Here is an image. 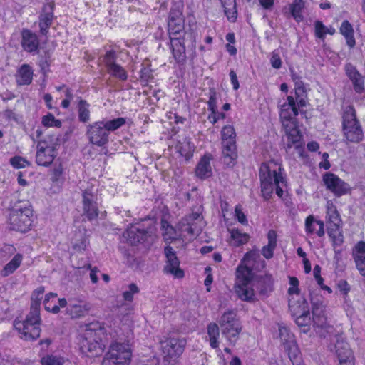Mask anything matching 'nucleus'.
I'll return each instance as SVG.
<instances>
[{"mask_svg": "<svg viewBox=\"0 0 365 365\" xmlns=\"http://www.w3.org/2000/svg\"><path fill=\"white\" fill-rule=\"evenodd\" d=\"M235 292L242 301L255 302L257 294L262 298L267 297L274 290V279L270 274L253 276L247 266H239L236 271Z\"/></svg>", "mask_w": 365, "mask_h": 365, "instance_id": "obj_1", "label": "nucleus"}, {"mask_svg": "<svg viewBox=\"0 0 365 365\" xmlns=\"http://www.w3.org/2000/svg\"><path fill=\"white\" fill-rule=\"evenodd\" d=\"M169 49L174 59V65L180 69L184 68L187 63L185 19L180 9H171L168 20Z\"/></svg>", "mask_w": 365, "mask_h": 365, "instance_id": "obj_2", "label": "nucleus"}, {"mask_svg": "<svg viewBox=\"0 0 365 365\" xmlns=\"http://www.w3.org/2000/svg\"><path fill=\"white\" fill-rule=\"evenodd\" d=\"M9 212L7 223L11 230L26 233L31 230L35 217L30 205H15Z\"/></svg>", "mask_w": 365, "mask_h": 365, "instance_id": "obj_3", "label": "nucleus"}, {"mask_svg": "<svg viewBox=\"0 0 365 365\" xmlns=\"http://www.w3.org/2000/svg\"><path fill=\"white\" fill-rule=\"evenodd\" d=\"M159 344L163 362L170 364L178 362L185 351L187 341L185 339L168 334L160 339Z\"/></svg>", "mask_w": 365, "mask_h": 365, "instance_id": "obj_4", "label": "nucleus"}, {"mask_svg": "<svg viewBox=\"0 0 365 365\" xmlns=\"http://www.w3.org/2000/svg\"><path fill=\"white\" fill-rule=\"evenodd\" d=\"M40 313L36 309L29 312L23 321L15 319L14 326L24 340H36L40 336L41 331Z\"/></svg>", "mask_w": 365, "mask_h": 365, "instance_id": "obj_5", "label": "nucleus"}, {"mask_svg": "<svg viewBox=\"0 0 365 365\" xmlns=\"http://www.w3.org/2000/svg\"><path fill=\"white\" fill-rule=\"evenodd\" d=\"M342 131L346 141L358 143L363 140L364 133L361 125L356 118L353 106L346 107L343 114Z\"/></svg>", "mask_w": 365, "mask_h": 365, "instance_id": "obj_6", "label": "nucleus"}, {"mask_svg": "<svg viewBox=\"0 0 365 365\" xmlns=\"http://www.w3.org/2000/svg\"><path fill=\"white\" fill-rule=\"evenodd\" d=\"M131 357L132 350L128 343L114 341L104 356L102 365H130Z\"/></svg>", "mask_w": 365, "mask_h": 365, "instance_id": "obj_7", "label": "nucleus"}, {"mask_svg": "<svg viewBox=\"0 0 365 365\" xmlns=\"http://www.w3.org/2000/svg\"><path fill=\"white\" fill-rule=\"evenodd\" d=\"M259 179L262 196L265 200H268L272 197L274 184L283 182L284 178L281 173L272 171L266 163H263L259 169Z\"/></svg>", "mask_w": 365, "mask_h": 365, "instance_id": "obj_8", "label": "nucleus"}, {"mask_svg": "<svg viewBox=\"0 0 365 365\" xmlns=\"http://www.w3.org/2000/svg\"><path fill=\"white\" fill-rule=\"evenodd\" d=\"M57 144L51 138L41 140L37 143L36 163L43 167L50 166L56 158Z\"/></svg>", "mask_w": 365, "mask_h": 365, "instance_id": "obj_9", "label": "nucleus"}, {"mask_svg": "<svg viewBox=\"0 0 365 365\" xmlns=\"http://www.w3.org/2000/svg\"><path fill=\"white\" fill-rule=\"evenodd\" d=\"M81 349L83 352L89 354L90 356H101L104 351V345L101 339L98 336L97 331L91 329H86L81 341Z\"/></svg>", "mask_w": 365, "mask_h": 365, "instance_id": "obj_10", "label": "nucleus"}, {"mask_svg": "<svg viewBox=\"0 0 365 365\" xmlns=\"http://www.w3.org/2000/svg\"><path fill=\"white\" fill-rule=\"evenodd\" d=\"M86 134L89 143L98 147H103L109 141L110 134L104 125L103 120H98L89 124Z\"/></svg>", "mask_w": 365, "mask_h": 365, "instance_id": "obj_11", "label": "nucleus"}, {"mask_svg": "<svg viewBox=\"0 0 365 365\" xmlns=\"http://www.w3.org/2000/svg\"><path fill=\"white\" fill-rule=\"evenodd\" d=\"M66 313L71 319L84 317L91 309V304L82 295L70 297L67 300Z\"/></svg>", "mask_w": 365, "mask_h": 365, "instance_id": "obj_12", "label": "nucleus"}, {"mask_svg": "<svg viewBox=\"0 0 365 365\" xmlns=\"http://www.w3.org/2000/svg\"><path fill=\"white\" fill-rule=\"evenodd\" d=\"M164 254L166 257L164 273L172 274L177 279H182L185 277V272L180 267V262L176 252L170 245H167L164 248Z\"/></svg>", "mask_w": 365, "mask_h": 365, "instance_id": "obj_13", "label": "nucleus"}, {"mask_svg": "<svg viewBox=\"0 0 365 365\" xmlns=\"http://www.w3.org/2000/svg\"><path fill=\"white\" fill-rule=\"evenodd\" d=\"M323 182L327 190L336 197L347 194L351 188L349 185L337 175L331 173H326L322 177Z\"/></svg>", "mask_w": 365, "mask_h": 365, "instance_id": "obj_14", "label": "nucleus"}, {"mask_svg": "<svg viewBox=\"0 0 365 365\" xmlns=\"http://www.w3.org/2000/svg\"><path fill=\"white\" fill-rule=\"evenodd\" d=\"M54 4L49 3L44 4L38 16V27L41 35L47 36L50 28L54 20Z\"/></svg>", "mask_w": 365, "mask_h": 365, "instance_id": "obj_15", "label": "nucleus"}, {"mask_svg": "<svg viewBox=\"0 0 365 365\" xmlns=\"http://www.w3.org/2000/svg\"><path fill=\"white\" fill-rule=\"evenodd\" d=\"M82 205L83 215L90 222L96 220L99 215L98 204L93 199V195L88 190H84L82 194Z\"/></svg>", "mask_w": 365, "mask_h": 365, "instance_id": "obj_16", "label": "nucleus"}, {"mask_svg": "<svg viewBox=\"0 0 365 365\" xmlns=\"http://www.w3.org/2000/svg\"><path fill=\"white\" fill-rule=\"evenodd\" d=\"M287 102L281 106L279 113L280 120L282 125L297 122L296 116L298 115V108L296 105L294 98L287 96Z\"/></svg>", "mask_w": 365, "mask_h": 365, "instance_id": "obj_17", "label": "nucleus"}, {"mask_svg": "<svg viewBox=\"0 0 365 365\" xmlns=\"http://www.w3.org/2000/svg\"><path fill=\"white\" fill-rule=\"evenodd\" d=\"M123 236L126 238L128 243L131 245H137L148 242L151 235L148 229H140L131 225L125 230Z\"/></svg>", "mask_w": 365, "mask_h": 365, "instance_id": "obj_18", "label": "nucleus"}, {"mask_svg": "<svg viewBox=\"0 0 365 365\" xmlns=\"http://www.w3.org/2000/svg\"><path fill=\"white\" fill-rule=\"evenodd\" d=\"M21 45L27 53H34L38 51L40 41L37 34L29 29L21 31Z\"/></svg>", "mask_w": 365, "mask_h": 365, "instance_id": "obj_19", "label": "nucleus"}, {"mask_svg": "<svg viewBox=\"0 0 365 365\" xmlns=\"http://www.w3.org/2000/svg\"><path fill=\"white\" fill-rule=\"evenodd\" d=\"M282 127L287 138V150L292 146L299 148L302 145V135L298 128L297 122L287 123L282 125Z\"/></svg>", "mask_w": 365, "mask_h": 365, "instance_id": "obj_20", "label": "nucleus"}, {"mask_svg": "<svg viewBox=\"0 0 365 365\" xmlns=\"http://www.w3.org/2000/svg\"><path fill=\"white\" fill-rule=\"evenodd\" d=\"M213 159L212 155L205 153L200 159L195 168V175L201 180L210 178L212 175V170L210 165Z\"/></svg>", "mask_w": 365, "mask_h": 365, "instance_id": "obj_21", "label": "nucleus"}, {"mask_svg": "<svg viewBox=\"0 0 365 365\" xmlns=\"http://www.w3.org/2000/svg\"><path fill=\"white\" fill-rule=\"evenodd\" d=\"M216 95L215 88H210V97L207 101L208 110L210 111L207 119L212 124H215L220 120H224L226 117L224 113L217 111Z\"/></svg>", "mask_w": 365, "mask_h": 365, "instance_id": "obj_22", "label": "nucleus"}, {"mask_svg": "<svg viewBox=\"0 0 365 365\" xmlns=\"http://www.w3.org/2000/svg\"><path fill=\"white\" fill-rule=\"evenodd\" d=\"M346 76L351 80L354 89L357 93H362L364 90V78L356 68L351 63H346L344 67Z\"/></svg>", "mask_w": 365, "mask_h": 365, "instance_id": "obj_23", "label": "nucleus"}, {"mask_svg": "<svg viewBox=\"0 0 365 365\" xmlns=\"http://www.w3.org/2000/svg\"><path fill=\"white\" fill-rule=\"evenodd\" d=\"M58 294L55 292L47 293L43 300V306L46 311L53 314H58L60 312V308H64L67 306L68 302L65 298L58 299V304H56L54 301Z\"/></svg>", "mask_w": 365, "mask_h": 365, "instance_id": "obj_24", "label": "nucleus"}, {"mask_svg": "<svg viewBox=\"0 0 365 365\" xmlns=\"http://www.w3.org/2000/svg\"><path fill=\"white\" fill-rule=\"evenodd\" d=\"M174 148L176 153H179L186 160H189L193 157L195 145L190 140L185 138L183 141H176Z\"/></svg>", "mask_w": 365, "mask_h": 365, "instance_id": "obj_25", "label": "nucleus"}, {"mask_svg": "<svg viewBox=\"0 0 365 365\" xmlns=\"http://www.w3.org/2000/svg\"><path fill=\"white\" fill-rule=\"evenodd\" d=\"M33 70L29 64H23L16 74V82L19 86L30 85L33 80Z\"/></svg>", "mask_w": 365, "mask_h": 365, "instance_id": "obj_26", "label": "nucleus"}, {"mask_svg": "<svg viewBox=\"0 0 365 365\" xmlns=\"http://www.w3.org/2000/svg\"><path fill=\"white\" fill-rule=\"evenodd\" d=\"M327 234L332 240L334 250L344 242L342 224H330L327 226Z\"/></svg>", "mask_w": 365, "mask_h": 365, "instance_id": "obj_27", "label": "nucleus"}, {"mask_svg": "<svg viewBox=\"0 0 365 365\" xmlns=\"http://www.w3.org/2000/svg\"><path fill=\"white\" fill-rule=\"evenodd\" d=\"M23 259V255L21 253H16L13 258L1 270V276L6 277L14 273L22 264Z\"/></svg>", "mask_w": 365, "mask_h": 365, "instance_id": "obj_28", "label": "nucleus"}, {"mask_svg": "<svg viewBox=\"0 0 365 365\" xmlns=\"http://www.w3.org/2000/svg\"><path fill=\"white\" fill-rule=\"evenodd\" d=\"M77 111L79 122L86 123L90 120V104L81 97H78Z\"/></svg>", "mask_w": 365, "mask_h": 365, "instance_id": "obj_29", "label": "nucleus"}, {"mask_svg": "<svg viewBox=\"0 0 365 365\" xmlns=\"http://www.w3.org/2000/svg\"><path fill=\"white\" fill-rule=\"evenodd\" d=\"M289 308L294 315L305 314L309 312L308 302L302 297H299L297 301L289 299Z\"/></svg>", "mask_w": 365, "mask_h": 365, "instance_id": "obj_30", "label": "nucleus"}, {"mask_svg": "<svg viewBox=\"0 0 365 365\" xmlns=\"http://www.w3.org/2000/svg\"><path fill=\"white\" fill-rule=\"evenodd\" d=\"M340 33L346 38V44L350 48H354L356 45V41L354 36V29L349 21L344 20L340 26Z\"/></svg>", "mask_w": 365, "mask_h": 365, "instance_id": "obj_31", "label": "nucleus"}, {"mask_svg": "<svg viewBox=\"0 0 365 365\" xmlns=\"http://www.w3.org/2000/svg\"><path fill=\"white\" fill-rule=\"evenodd\" d=\"M313 322L319 327H323L326 323V318L323 313V306L321 302H312Z\"/></svg>", "mask_w": 365, "mask_h": 365, "instance_id": "obj_32", "label": "nucleus"}, {"mask_svg": "<svg viewBox=\"0 0 365 365\" xmlns=\"http://www.w3.org/2000/svg\"><path fill=\"white\" fill-rule=\"evenodd\" d=\"M249 239L250 236L248 234L241 232L237 229L230 230V244H232L235 247L246 244Z\"/></svg>", "mask_w": 365, "mask_h": 365, "instance_id": "obj_33", "label": "nucleus"}, {"mask_svg": "<svg viewBox=\"0 0 365 365\" xmlns=\"http://www.w3.org/2000/svg\"><path fill=\"white\" fill-rule=\"evenodd\" d=\"M108 73L113 78L121 81H126L128 78V73L126 69L119 63L113 65L106 69Z\"/></svg>", "mask_w": 365, "mask_h": 365, "instance_id": "obj_34", "label": "nucleus"}, {"mask_svg": "<svg viewBox=\"0 0 365 365\" xmlns=\"http://www.w3.org/2000/svg\"><path fill=\"white\" fill-rule=\"evenodd\" d=\"M207 334L209 336L210 345L213 349L219 346L220 330L216 323H210L207 328Z\"/></svg>", "mask_w": 365, "mask_h": 365, "instance_id": "obj_35", "label": "nucleus"}, {"mask_svg": "<svg viewBox=\"0 0 365 365\" xmlns=\"http://www.w3.org/2000/svg\"><path fill=\"white\" fill-rule=\"evenodd\" d=\"M117 60L118 53L116 51L111 47L109 49H106L105 53L99 58V61L102 62L106 69L118 63Z\"/></svg>", "mask_w": 365, "mask_h": 365, "instance_id": "obj_36", "label": "nucleus"}, {"mask_svg": "<svg viewBox=\"0 0 365 365\" xmlns=\"http://www.w3.org/2000/svg\"><path fill=\"white\" fill-rule=\"evenodd\" d=\"M44 292L45 288L43 286H40L33 291L31 297V304L30 312H33V309H36V311L40 313V306Z\"/></svg>", "mask_w": 365, "mask_h": 365, "instance_id": "obj_37", "label": "nucleus"}, {"mask_svg": "<svg viewBox=\"0 0 365 365\" xmlns=\"http://www.w3.org/2000/svg\"><path fill=\"white\" fill-rule=\"evenodd\" d=\"M161 230L163 231L162 235L165 242L170 243L175 240V230L167 220H161Z\"/></svg>", "mask_w": 365, "mask_h": 365, "instance_id": "obj_38", "label": "nucleus"}, {"mask_svg": "<svg viewBox=\"0 0 365 365\" xmlns=\"http://www.w3.org/2000/svg\"><path fill=\"white\" fill-rule=\"evenodd\" d=\"M242 331V325L238 319H230V344H235Z\"/></svg>", "mask_w": 365, "mask_h": 365, "instance_id": "obj_39", "label": "nucleus"}, {"mask_svg": "<svg viewBox=\"0 0 365 365\" xmlns=\"http://www.w3.org/2000/svg\"><path fill=\"white\" fill-rule=\"evenodd\" d=\"M304 8V2L302 0H294L292 4H290V12L294 19L299 22L303 20L302 14Z\"/></svg>", "mask_w": 365, "mask_h": 365, "instance_id": "obj_40", "label": "nucleus"}, {"mask_svg": "<svg viewBox=\"0 0 365 365\" xmlns=\"http://www.w3.org/2000/svg\"><path fill=\"white\" fill-rule=\"evenodd\" d=\"M42 365H73L72 362L63 357L48 355L41 359Z\"/></svg>", "mask_w": 365, "mask_h": 365, "instance_id": "obj_41", "label": "nucleus"}, {"mask_svg": "<svg viewBox=\"0 0 365 365\" xmlns=\"http://www.w3.org/2000/svg\"><path fill=\"white\" fill-rule=\"evenodd\" d=\"M279 336L284 346V348L285 346H290L291 344L295 343L294 339V335L289 331V330L286 327H279Z\"/></svg>", "mask_w": 365, "mask_h": 365, "instance_id": "obj_42", "label": "nucleus"}, {"mask_svg": "<svg viewBox=\"0 0 365 365\" xmlns=\"http://www.w3.org/2000/svg\"><path fill=\"white\" fill-rule=\"evenodd\" d=\"M284 350L287 352L289 358L293 365H302V359L299 355V351L296 343L290 346H285Z\"/></svg>", "mask_w": 365, "mask_h": 365, "instance_id": "obj_43", "label": "nucleus"}, {"mask_svg": "<svg viewBox=\"0 0 365 365\" xmlns=\"http://www.w3.org/2000/svg\"><path fill=\"white\" fill-rule=\"evenodd\" d=\"M341 344L337 346V356L340 363V365H354V362L349 360L351 355V351L347 344H342L344 349V353H341L339 351Z\"/></svg>", "mask_w": 365, "mask_h": 365, "instance_id": "obj_44", "label": "nucleus"}, {"mask_svg": "<svg viewBox=\"0 0 365 365\" xmlns=\"http://www.w3.org/2000/svg\"><path fill=\"white\" fill-rule=\"evenodd\" d=\"M230 164H235L234 161L237 158V145L235 144V138L236 137V133L232 127L230 126Z\"/></svg>", "mask_w": 365, "mask_h": 365, "instance_id": "obj_45", "label": "nucleus"}, {"mask_svg": "<svg viewBox=\"0 0 365 365\" xmlns=\"http://www.w3.org/2000/svg\"><path fill=\"white\" fill-rule=\"evenodd\" d=\"M126 123V118L123 117H119L117 118H114L112 120L104 121V125L106 126L108 132L115 131L122 126H123Z\"/></svg>", "mask_w": 365, "mask_h": 365, "instance_id": "obj_46", "label": "nucleus"}, {"mask_svg": "<svg viewBox=\"0 0 365 365\" xmlns=\"http://www.w3.org/2000/svg\"><path fill=\"white\" fill-rule=\"evenodd\" d=\"M41 123L46 128L53 127L60 128L62 126V122L59 119H56L51 113L42 117Z\"/></svg>", "mask_w": 365, "mask_h": 365, "instance_id": "obj_47", "label": "nucleus"}, {"mask_svg": "<svg viewBox=\"0 0 365 365\" xmlns=\"http://www.w3.org/2000/svg\"><path fill=\"white\" fill-rule=\"evenodd\" d=\"M139 78L143 86H147L153 79V70L148 67H143L139 72Z\"/></svg>", "mask_w": 365, "mask_h": 365, "instance_id": "obj_48", "label": "nucleus"}, {"mask_svg": "<svg viewBox=\"0 0 365 365\" xmlns=\"http://www.w3.org/2000/svg\"><path fill=\"white\" fill-rule=\"evenodd\" d=\"M295 319L296 324L301 327H304L303 331L307 332L309 330V324L311 322L310 313L297 314Z\"/></svg>", "mask_w": 365, "mask_h": 365, "instance_id": "obj_49", "label": "nucleus"}, {"mask_svg": "<svg viewBox=\"0 0 365 365\" xmlns=\"http://www.w3.org/2000/svg\"><path fill=\"white\" fill-rule=\"evenodd\" d=\"M328 223L330 224H342L341 219L339 212L334 206L327 207Z\"/></svg>", "mask_w": 365, "mask_h": 365, "instance_id": "obj_50", "label": "nucleus"}, {"mask_svg": "<svg viewBox=\"0 0 365 365\" xmlns=\"http://www.w3.org/2000/svg\"><path fill=\"white\" fill-rule=\"evenodd\" d=\"M128 290H125L122 293L123 300L128 302L133 301V296L135 294L140 292V289L135 283H131L128 285Z\"/></svg>", "mask_w": 365, "mask_h": 365, "instance_id": "obj_51", "label": "nucleus"}, {"mask_svg": "<svg viewBox=\"0 0 365 365\" xmlns=\"http://www.w3.org/2000/svg\"><path fill=\"white\" fill-rule=\"evenodd\" d=\"M9 162L11 166L16 169L24 168L31 165V163L29 160L19 155L12 157Z\"/></svg>", "mask_w": 365, "mask_h": 365, "instance_id": "obj_52", "label": "nucleus"}, {"mask_svg": "<svg viewBox=\"0 0 365 365\" xmlns=\"http://www.w3.org/2000/svg\"><path fill=\"white\" fill-rule=\"evenodd\" d=\"M88 240L85 233L81 234L79 238H77L73 242V249L77 252H82L86 250Z\"/></svg>", "mask_w": 365, "mask_h": 365, "instance_id": "obj_53", "label": "nucleus"}, {"mask_svg": "<svg viewBox=\"0 0 365 365\" xmlns=\"http://www.w3.org/2000/svg\"><path fill=\"white\" fill-rule=\"evenodd\" d=\"M63 168L61 164L55 167L51 173V180L53 182H62L63 180Z\"/></svg>", "mask_w": 365, "mask_h": 365, "instance_id": "obj_54", "label": "nucleus"}, {"mask_svg": "<svg viewBox=\"0 0 365 365\" xmlns=\"http://www.w3.org/2000/svg\"><path fill=\"white\" fill-rule=\"evenodd\" d=\"M227 125H224L221 130L222 152L225 157L228 156V135L226 133Z\"/></svg>", "mask_w": 365, "mask_h": 365, "instance_id": "obj_55", "label": "nucleus"}, {"mask_svg": "<svg viewBox=\"0 0 365 365\" xmlns=\"http://www.w3.org/2000/svg\"><path fill=\"white\" fill-rule=\"evenodd\" d=\"M234 216L240 224L243 225H247L248 224L247 217L242 211V208L240 205L235 207Z\"/></svg>", "mask_w": 365, "mask_h": 365, "instance_id": "obj_56", "label": "nucleus"}, {"mask_svg": "<svg viewBox=\"0 0 365 365\" xmlns=\"http://www.w3.org/2000/svg\"><path fill=\"white\" fill-rule=\"evenodd\" d=\"M354 261L359 273L365 277V255H356L354 256Z\"/></svg>", "mask_w": 365, "mask_h": 365, "instance_id": "obj_57", "label": "nucleus"}, {"mask_svg": "<svg viewBox=\"0 0 365 365\" xmlns=\"http://www.w3.org/2000/svg\"><path fill=\"white\" fill-rule=\"evenodd\" d=\"M16 250L12 245H4L0 250L1 257L8 259L11 256L14 255Z\"/></svg>", "mask_w": 365, "mask_h": 365, "instance_id": "obj_58", "label": "nucleus"}, {"mask_svg": "<svg viewBox=\"0 0 365 365\" xmlns=\"http://www.w3.org/2000/svg\"><path fill=\"white\" fill-rule=\"evenodd\" d=\"M315 36L320 38L324 39L326 35L327 27L320 21H316L314 23Z\"/></svg>", "mask_w": 365, "mask_h": 365, "instance_id": "obj_59", "label": "nucleus"}, {"mask_svg": "<svg viewBox=\"0 0 365 365\" xmlns=\"http://www.w3.org/2000/svg\"><path fill=\"white\" fill-rule=\"evenodd\" d=\"M205 274H206V278L205 279L204 284L207 287V291L210 292V285L213 282L212 269L210 267H205Z\"/></svg>", "mask_w": 365, "mask_h": 365, "instance_id": "obj_60", "label": "nucleus"}, {"mask_svg": "<svg viewBox=\"0 0 365 365\" xmlns=\"http://www.w3.org/2000/svg\"><path fill=\"white\" fill-rule=\"evenodd\" d=\"M321 267L319 265H315L313 269L314 277L316 279L319 285H322L324 279L320 275Z\"/></svg>", "mask_w": 365, "mask_h": 365, "instance_id": "obj_61", "label": "nucleus"}, {"mask_svg": "<svg viewBox=\"0 0 365 365\" xmlns=\"http://www.w3.org/2000/svg\"><path fill=\"white\" fill-rule=\"evenodd\" d=\"M275 247H272L269 245L263 247L262 255L266 259H270L273 257V251Z\"/></svg>", "mask_w": 365, "mask_h": 365, "instance_id": "obj_62", "label": "nucleus"}, {"mask_svg": "<svg viewBox=\"0 0 365 365\" xmlns=\"http://www.w3.org/2000/svg\"><path fill=\"white\" fill-rule=\"evenodd\" d=\"M314 223V218L313 216L309 215L307 217L305 221L306 230L309 233L312 234L314 231V228L313 227V224Z\"/></svg>", "mask_w": 365, "mask_h": 365, "instance_id": "obj_63", "label": "nucleus"}, {"mask_svg": "<svg viewBox=\"0 0 365 365\" xmlns=\"http://www.w3.org/2000/svg\"><path fill=\"white\" fill-rule=\"evenodd\" d=\"M267 238L269 240L268 245L272 247H276L277 245V234L275 231L271 230L268 232Z\"/></svg>", "mask_w": 365, "mask_h": 365, "instance_id": "obj_64", "label": "nucleus"}]
</instances>
